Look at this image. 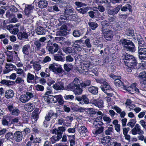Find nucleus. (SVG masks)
Wrapping results in <instances>:
<instances>
[{
  "mask_svg": "<svg viewBox=\"0 0 146 146\" xmlns=\"http://www.w3.org/2000/svg\"><path fill=\"white\" fill-rule=\"evenodd\" d=\"M122 57L125 66H127L126 68L127 71L133 72L135 70L137 64L135 58L133 55L126 53L123 54Z\"/></svg>",
  "mask_w": 146,
  "mask_h": 146,
  "instance_id": "1",
  "label": "nucleus"
},
{
  "mask_svg": "<svg viewBox=\"0 0 146 146\" xmlns=\"http://www.w3.org/2000/svg\"><path fill=\"white\" fill-rule=\"evenodd\" d=\"M80 83L81 82L79 81L78 78H75L73 81L67 86V88L73 91L76 95H80L83 91L82 89L80 87Z\"/></svg>",
  "mask_w": 146,
  "mask_h": 146,
  "instance_id": "2",
  "label": "nucleus"
},
{
  "mask_svg": "<svg viewBox=\"0 0 146 146\" xmlns=\"http://www.w3.org/2000/svg\"><path fill=\"white\" fill-rule=\"evenodd\" d=\"M106 79H100L96 80V82L101 84L100 88L104 92L109 91L112 90L110 85L106 82Z\"/></svg>",
  "mask_w": 146,
  "mask_h": 146,
  "instance_id": "3",
  "label": "nucleus"
},
{
  "mask_svg": "<svg viewBox=\"0 0 146 146\" xmlns=\"http://www.w3.org/2000/svg\"><path fill=\"white\" fill-rule=\"evenodd\" d=\"M67 25V24L62 25L61 23H60L56 25V27L58 29L61 30L60 32V36H64L68 33L66 31H68V30Z\"/></svg>",
  "mask_w": 146,
  "mask_h": 146,
  "instance_id": "4",
  "label": "nucleus"
},
{
  "mask_svg": "<svg viewBox=\"0 0 146 146\" xmlns=\"http://www.w3.org/2000/svg\"><path fill=\"white\" fill-rule=\"evenodd\" d=\"M46 49L49 53L54 54L58 51L59 46L57 44L55 43L53 44L48 43L46 46Z\"/></svg>",
  "mask_w": 146,
  "mask_h": 146,
  "instance_id": "5",
  "label": "nucleus"
},
{
  "mask_svg": "<svg viewBox=\"0 0 146 146\" xmlns=\"http://www.w3.org/2000/svg\"><path fill=\"white\" fill-rule=\"evenodd\" d=\"M78 131L80 134V137L82 138L87 135L88 129L87 128L81 124L78 125Z\"/></svg>",
  "mask_w": 146,
  "mask_h": 146,
  "instance_id": "6",
  "label": "nucleus"
},
{
  "mask_svg": "<svg viewBox=\"0 0 146 146\" xmlns=\"http://www.w3.org/2000/svg\"><path fill=\"white\" fill-rule=\"evenodd\" d=\"M131 133L133 135H135L137 134H144V131L141 129V126L138 123L136 124L134 127L131 130Z\"/></svg>",
  "mask_w": 146,
  "mask_h": 146,
  "instance_id": "7",
  "label": "nucleus"
},
{
  "mask_svg": "<svg viewBox=\"0 0 146 146\" xmlns=\"http://www.w3.org/2000/svg\"><path fill=\"white\" fill-rule=\"evenodd\" d=\"M34 7L33 6L31 5H27L24 10L25 15L28 17H29L31 19L33 18L32 15V11Z\"/></svg>",
  "mask_w": 146,
  "mask_h": 146,
  "instance_id": "8",
  "label": "nucleus"
},
{
  "mask_svg": "<svg viewBox=\"0 0 146 146\" xmlns=\"http://www.w3.org/2000/svg\"><path fill=\"white\" fill-rule=\"evenodd\" d=\"M7 108L11 114L13 115L18 116L20 113L19 110L16 107H14L13 105L8 106Z\"/></svg>",
  "mask_w": 146,
  "mask_h": 146,
  "instance_id": "9",
  "label": "nucleus"
},
{
  "mask_svg": "<svg viewBox=\"0 0 146 146\" xmlns=\"http://www.w3.org/2000/svg\"><path fill=\"white\" fill-rule=\"evenodd\" d=\"M102 118V116L98 117L95 118L94 120V126L96 128L103 127L102 125L104 124L101 121Z\"/></svg>",
  "mask_w": 146,
  "mask_h": 146,
  "instance_id": "10",
  "label": "nucleus"
},
{
  "mask_svg": "<svg viewBox=\"0 0 146 146\" xmlns=\"http://www.w3.org/2000/svg\"><path fill=\"white\" fill-rule=\"evenodd\" d=\"M15 68H16V66H15L10 63H7L3 70V73L7 74L12 70L13 69L15 70Z\"/></svg>",
  "mask_w": 146,
  "mask_h": 146,
  "instance_id": "11",
  "label": "nucleus"
},
{
  "mask_svg": "<svg viewBox=\"0 0 146 146\" xmlns=\"http://www.w3.org/2000/svg\"><path fill=\"white\" fill-rule=\"evenodd\" d=\"M110 77L115 80V84L117 86H120L122 85L123 83L120 80L121 77L119 76H116L113 74H111Z\"/></svg>",
  "mask_w": 146,
  "mask_h": 146,
  "instance_id": "12",
  "label": "nucleus"
},
{
  "mask_svg": "<svg viewBox=\"0 0 146 146\" xmlns=\"http://www.w3.org/2000/svg\"><path fill=\"white\" fill-rule=\"evenodd\" d=\"M64 81H65L63 80L60 82L56 83L53 86V88L57 90H63L64 88Z\"/></svg>",
  "mask_w": 146,
  "mask_h": 146,
  "instance_id": "13",
  "label": "nucleus"
},
{
  "mask_svg": "<svg viewBox=\"0 0 146 146\" xmlns=\"http://www.w3.org/2000/svg\"><path fill=\"white\" fill-rule=\"evenodd\" d=\"M13 136L14 139L16 141L20 142L22 139L23 135L22 132L17 131L14 133Z\"/></svg>",
  "mask_w": 146,
  "mask_h": 146,
  "instance_id": "14",
  "label": "nucleus"
},
{
  "mask_svg": "<svg viewBox=\"0 0 146 146\" xmlns=\"http://www.w3.org/2000/svg\"><path fill=\"white\" fill-rule=\"evenodd\" d=\"M104 38L108 40H112L113 36V31L110 30L104 32Z\"/></svg>",
  "mask_w": 146,
  "mask_h": 146,
  "instance_id": "15",
  "label": "nucleus"
},
{
  "mask_svg": "<svg viewBox=\"0 0 146 146\" xmlns=\"http://www.w3.org/2000/svg\"><path fill=\"white\" fill-rule=\"evenodd\" d=\"M74 13V9L71 6H67L65 9L64 14L68 17L72 15Z\"/></svg>",
  "mask_w": 146,
  "mask_h": 146,
  "instance_id": "16",
  "label": "nucleus"
},
{
  "mask_svg": "<svg viewBox=\"0 0 146 146\" xmlns=\"http://www.w3.org/2000/svg\"><path fill=\"white\" fill-rule=\"evenodd\" d=\"M30 45L29 44L24 45L22 48V52L24 55H28L30 53Z\"/></svg>",
  "mask_w": 146,
  "mask_h": 146,
  "instance_id": "17",
  "label": "nucleus"
},
{
  "mask_svg": "<svg viewBox=\"0 0 146 146\" xmlns=\"http://www.w3.org/2000/svg\"><path fill=\"white\" fill-rule=\"evenodd\" d=\"M124 49L129 52H134L135 51V48L134 44L132 42H130L129 44L127 46H124Z\"/></svg>",
  "mask_w": 146,
  "mask_h": 146,
  "instance_id": "18",
  "label": "nucleus"
},
{
  "mask_svg": "<svg viewBox=\"0 0 146 146\" xmlns=\"http://www.w3.org/2000/svg\"><path fill=\"white\" fill-rule=\"evenodd\" d=\"M52 133L55 134L56 135L52 137L50 139V140L52 143H54L55 141H58L62 137V133L58 132L56 133Z\"/></svg>",
  "mask_w": 146,
  "mask_h": 146,
  "instance_id": "19",
  "label": "nucleus"
},
{
  "mask_svg": "<svg viewBox=\"0 0 146 146\" xmlns=\"http://www.w3.org/2000/svg\"><path fill=\"white\" fill-rule=\"evenodd\" d=\"M14 95L13 91L11 89L7 90L5 92V97L7 99L12 98L13 97Z\"/></svg>",
  "mask_w": 146,
  "mask_h": 146,
  "instance_id": "20",
  "label": "nucleus"
},
{
  "mask_svg": "<svg viewBox=\"0 0 146 146\" xmlns=\"http://www.w3.org/2000/svg\"><path fill=\"white\" fill-rule=\"evenodd\" d=\"M53 100H54V103L58 102V103L60 105L63 104L64 103L62 97L61 95H56L53 96Z\"/></svg>",
  "mask_w": 146,
  "mask_h": 146,
  "instance_id": "21",
  "label": "nucleus"
},
{
  "mask_svg": "<svg viewBox=\"0 0 146 146\" xmlns=\"http://www.w3.org/2000/svg\"><path fill=\"white\" fill-rule=\"evenodd\" d=\"M136 84L135 83H133L130 86H125L124 87V88L126 90L131 94H133L134 92V88L136 86Z\"/></svg>",
  "mask_w": 146,
  "mask_h": 146,
  "instance_id": "22",
  "label": "nucleus"
},
{
  "mask_svg": "<svg viewBox=\"0 0 146 146\" xmlns=\"http://www.w3.org/2000/svg\"><path fill=\"white\" fill-rule=\"evenodd\" d=\"M121 7V5H119L115 8L110 10L108 12V14L111 15H113L117 14Z\"/></svg>",
  "mask_w": 146,
  "mask_h": 146,
  "instance_id": "23",
  "label": "nucleus"
},
{
  "mask_svg": "<svg viewBox=\"0 0 146 146\" xmlns=\"http://www.w3.org/2000/svg\"><path fill=\"white\" fill-rule=\"evenodd\" d=\"M98 90L97 87L93 86H91L88 88V91L90 93L94 95H96L98 94Z\"/></svg>",
  "mask_w": 146,
  "mask_h": 146,
  "instance_id": "24",
  "label": "nucleus"
},
{
  "mask_svg": "<svg viewBox=\"0 0 146 146\" xmlns=\"http://www.w3.org/2000/svg\"><path fill=\"white\" fill-rule=\"evenodd\" d=\"M24 107L26 111L31 112L35 108V106L33 103H27L25 105Z\"/></svg>",
  "mask_w": 146,
  "mask_h": 146,
  "instance_id": "25",
  "label": "nucleus"
},
{
  "mask_svg": "<svg viewBox=\"0 0 146 146\" xmlns=\"http://www.w3.org/2000/svg\"><path fill=\"white\" fill-rule=\"evenodd\" d=\"M1 83L8 87L11 86L12 85L15 84V82L14 81L7 80H2L1 82Z\"/></svg>",
  "mask_w": 146,
  "mask_h": 146,
  "instance_id": "26",
  "label": "nucleus"
},
{
  "mask_svg": "<svg viewBox=\"0 0 146 146\" xmlns=\"http://www.w3.org/2000/svg\"><path fill=\"white\" fill-rule=\"evenodd\" d=\"M47 5V2L45 0H41L38 3V7L41 8L46 7Z\"/></svg>",
  "mask_w": 146,
  "mask_h": 146,
  "instance_id": "27",
  "label": "nucleus"
},
{
  "mask_svg": "<svg viewBox=\"0 0 146 146\" xmlns=\"http://www.w3.org/2000/svg\"><path fill=\"white\" fill-rule=\"evenodd\" d=\"M36 32L38 35H45L46 31L42 27H38L36 29Z\"/></svg>",
  "mask_w": 146,
  "mask_h": 146,
  "instance_id": "28",
  "label": "nucleus"
},
{
  "mask_svg": "<svg viewBox=\"0 0 146 146\" xmlns=\"http://www.w3.org/2000/svg\"><path fill=\"white\" fill-rule=\"evenodd\" d=\"M54 115H55V117H56L57 116L56 113H54L53 112L51 111H50L46 115L45 117V120L47 121H49L51 117Z\"/></svg>",
  "mask_w": 146,
  "mask_h": 146,
  "instance_id": "29",
  "label": "nucleus"
},
{
  "mask_svg": "<svg viewBox=\"0 0 146 146\" xmlns=\"http://www.w3.org/2000/svg\"><path fill=\"white\" fill-rule=\"evenodd\" d=\"M101 23L102 26V29L103 30L107 29L108 27H109V23L107 21H103L101 22Z\"/></svg>",
  "mask_w": 146,
  "mask_h": 146,
  "instance_id": "30",
  "label": "nucleus"
},
{
  "mask_svg": "<svg viewBox=\"0 0 146 146\" xmlns=\"http://www.w3.org/2000/svg\"><path fill=\"white\" fill-rule=\"evenodd\" d=\"M78 8H76L77 10L78 11V12L82 14H84L86 13L90 9V7H82L80 9H78Z\"/></svg>",
  "mask_w": 146,
  "mask_h": 146,
  "instance_id": "31",
  "label": "nucleus"
},
{
  "mask_svg": "<svg viewBox=\"0 0 146 146\" xmlns=\"http://www.w3.org/2000/svg\"><path fill=\"white\" fill-rule=\"evenodd\" d=\"M19 100L23 103H26L29 100L25 94L21 95L19 97Z\"/></svg>",
  "mask_w": 146,
  "mask_h": 146,
  "instance_id": "32",
  "label": "nucleus"
},
{
  "mask_svg": "<svg viewBox=\"0 0 146 146\" xmlns=\"http://www.w3.org/2000/svg\"><path fill=\"white\" fill-rule=\"evenodd\" d=\"M65 130V128L64 127H59L58 129L55 128L52 131V133H56L59 132L60 133H62Z\"/></svg>",
  "mask_w": 146,
  "mask_h": 146,
  "instance_id": "33",
  "label": "nucleus"
},
{
  "mask_svg": "<svg viewBox=\"0 0 146 146\" xmlns=\"http://www.w3.org/2000/svg\"><path fill=\"white\" fill-rule=\"evenodd\" d=\"M63 51L66 54H70L73 52V48L70 47H64L62 48Z\"/></svg>",
  "mask_w": 146,
  "mask_h": 146,
  "instance_id": "34",
  "label": "nucleus"
},
{
  "mask_svg": "<svg viewBox=\"0 0 146 146\" xmlns=\"http://www.w3.org/2000/svg\"><path fill=\"white\" fill-rule=\"evenodd\" d=\"M35 76L34 75L31 74V73L29 72L27 75V81L28 83H31L32 81L34 79Z\"/></svg>",
  "mask_w": 146,
  "mask_h": 146,
  "instance_id": "35",
  "label": "nucleus"
},
{
  "mask_svg": "<svg viewBox=\"0 0 146 146\" xmlns=\"http://www.w3.org/2000/svg\"><path fill=\"white\" fill-rule=\"evenodd\" d=\"M98 129L96 128V130H93L92 133L93 134L98 135L100 134L103 132L104 129V127H98Z\"/></svg>",
  "mask_w": 146,
  "mask_h": 146,
  "instance_id": "36",
  "label": "nucleus"
},
{
  "mask_svg": "<svg viewBox=\"0 0 146 146\" xmlns=\"http://www.w3.org/2000/svg\"><path fill=\"white\" fill-rule=\"evenodd\" d=\"M132 41H130L129 40H128L124 39H122L119 41V43L120 44H122L123 46H127L129 45L130 42Z\"/></svg>",
  "mask_w": 146,
  "mask_h": 146,
  "instance_id": "37",
  "label": "nucleus"
},
{
  "mask_svg": "<svg viewBox=\"0 0 146 146\" xmlns=\"http://www.w3.org/2000/svg\"><path fill=\"white\" fill-rule=\"evenodd\" d=\"M73 68V66L71 64H65L64 65V68L66 72H69L70 70Z\"/></svg>",
  "mask_w": 146,
  "mask_h": 146,
  "instance_id": "38",
  "label": "nucleus"
},
{
  "mask_svg": "<svg viewBox=\"0 0 146 146\" xmlns=\"http://www.w3.org/2000/svg\"><path fill=\"white\" fill-rule=\"evenodd\" d=\"M88 24L90 28L93 30H95L98 27L97 23L94 22L90 21L88 23Z\"/></svg>",
  "mask_w": 146,
  "mask_h": 146,
  "instance_id": "39",
  "label": "nucleus"
},
{
  "mask_svg": "<svg viewBox=\"0 0 146 146\" xmlns=\"http://www.w3.org/2000/svg\"><path fill=\"white\" fill-rule=\"evenodd\" d=\"M128 9L129 11L130 12L132 11L131 6L130 4H127L121 9V10L122 11H126Z\"/></svg>",
  "mask_w": 146,
  "mask_h": 146,
  "instance_id": "40",
  "label": "nucleus"
},
{
  "mask_svg": "<svg viewBox=\"0 0 146 146\" xmlns=\"http://www.w3.org/2000/svg\"><path fill=\"white\" fill-rule=\"evenodd\" d=\"M54 72L55 73L58 74L60 76H62L63 75L62 74H63L64 72L61 67L58 66L56 69L55 72Z\"/></svg>",
  "mask_w": 146,
  "mask_h": 146,
  "instance_id": "41",
  "label": "nucleus"
},
{
  "mask_svg": "<svg viewBox=\"0 0 146 146\" xmlns=\"http://www.w3.org/2000/svg\"><path fill=\"white\" fill-rule=\"evenodd\" d=\"M91 84V81L90 80H87L84 82H82L80 83V84L81 87L85 88L87 86H89Z\"/></svg>",
  "mask_w": 146,
  "mask_h": 146,
  "instance_id": "42",
  "label": "nucleus"
},
{
  "mask_svg": "<svg viewBox=\"0 0 146 146\" xmlns=\"http://www.w3.org/2000/svg\"><path fill=\"white\" fill-rule=\"evenodd\" d=\"M138 42L139 45L138 48L143 47L146 46V44L143 41V38H141L140 39H138Z\"/></svg>",
  "mask_w": 146,
  "mask_h": 146,
  "instance_id": "43",
  "label": "nucleus"
},
{
  "mask_svg": "<svg viewBox=\"0 0 146 146\" xmlns=\"http://www.w3.org/2000/svg\"><path fill=\"white\" fill-rule=\"evenodd\" d=\"M58 66V65L57 64L54 63L50 65L49 68L50 70H52L54 72H55L56 69Z\"/></svg>",
  "mask_w": 146,
  "mask_h": 146,
  "instance_id": "44",
  "label": "nucleus"
},
{
  "mask_svg": "<svg viewBox=\"0 0 146 146\" xmlns=\"http://www.w3.org/2000/svg\"><path fill=\"white\" fill-rule=\"evenodd\" d=\"M72 35L75 37H79L81 35V32L78 29L74 30L72 32Z\"/></svg>",
  "mask_w": 146,
  "mask_h": 146,
  "instance_id": "45",
  "label": "nucleus"
},
{
  "mask_svg": "<svg viewBox=\"0 0 146 146\" xmlns=\"http://www.w3.org/2000/svg\"><path fill=\"white\" fill-rule=\"evenodd\" d=\"M34 45L36 46V50H40L42 46L41 43L38 40H34Z\"/></svg>",
  "mask_w": 146,
  "mask_h": 146,
  "instance_id": "46",
  "label": "nucleus"
},
{
  "mask_svg": "<svg viewBox=\"0 0 146 146\" xmlns=\"http://www.w3.org/2000/svg\"><path fill=\"white\" fill-rule=\"evenodd\" d=\"M136 76L139 79H143L144 80L146 81V72H143L140 73L139 74H137Z\"/></svg>",
  "mask_w": 146,
  "mask_h": 146,
  "instance_id": "47",
  "label": "nucleus"
},
{
  "mask_svg": "<svg viewBox=\"0 0 146 146\" xmlns=\"http://www.w3.org/2000/svg\"><path fill=\"white\" fill-rule=\"evenodd\" d=\"M112 126V125H110V126L109 127L108 129L105 130V133L107 135H111V133L113 132Z\"/></svg>",
  "mask_w": 146,
  "mask_h": 146,
  "instance_id": "48",
  "label": "nucleus"
},
{
  "mask_svg": "<svg viewBox=\"0 0 146 146\" xmlns=\"http://www.w3.org/2000/svg\"><path fill=\"white\" fill-rule=\"evenodd\" d=\"M13 134L12 132H9L6 134L5 137L7 140L13 139H14Z\"/></svg>",
  "mask_w": 146,
  "mask_h": 146,
  "instance_id": "49",
  "label": "nucleus"
},
{
  "mask_svg": "<svg viewBox=\"0 0 146 146\" xmlns=\"http://www.w3.org/2000/svg\"><path fill=\"white\" fill-rule=\"evenodd\" d=\"M138 53L141 55H146V48L144 47H141L138 48Z\"/></svg>",
  "mask_w": 146,
  "mask_h": 146,
  "instance_id": "50",
  "label": "nucleus"
},
{
  "mask_svg": "<svg viewBox=\"0 0 146 146\" xmlns=\"http://www.w3.org/2000/svg\"><path fill=\"white\" fill-rule=\"evenodd\" d=\"M38 117L39 116L32 113L31 118L32 123H33L36 122Z\"/></svg>",
  "mask_w": 146,
  "mask_h": 146,
  "instance_id": "51",
  "label": "nucleus"
},
{
  "mask_svg": "<svg viewBox=\"0 0 146 146\" xmlns=\"http://www.w3.org/2000/svg\"><path fill=\"white\" fill-rule=\"evenodd\" d=\"M33 66L34 68L36 71H38L41 69V66L38 63H34L33 64Z\"/></svg>",
  "mask_w": 146,
  "mask_h": 146,
  "instance_id": "52",
  "label": "nucleus"
},
{
  "mask_svg": "<svg viewBox=\"0 0 146 146\" xmlns=\"http://www.w3.org/2000/svg\"><path fill=\"white\" fill-rule=\"evenodd\" d=\"M18 35L20 36V39H21L22 38L27 39L28 37V35L25 32H24L23 33H20Z\"/></svg>",
  "mask_w": 146,
  "mask_h": 146,
  "instance_id": "53",
  "label": "nucleus"
},
{
  "mask_svg": "<svg viewBox=\"0 0 146 146\" xmlns=\"http://www.w3.org/2000/svg\"><path fill=\"white\" fill-rule=\"evenodd\" d=\"M74 4L76 5L78 7V9L79 7L86 6L87 5L84 3H83L80 2L76 1L74 3Z\"/></svg>",
  "mask_w": 146,
  "mask_h": 146,
  "instance_id": "54",
  "label": "nucleus"
},
{
  "mask_svg": "<svg viewBox=\"0 0 146 146\" xmlns=\"http://www.w3.org/2000/svg\"><path fill=\"white\" fill-rule=\"evenodd\" d=\"M95 106L98 107L100 108H103L104 107L103 101L102 100H99L98 101Z\"/></svg>",
  "mask_w": 146,
  "mask_h": 146,
  "instance_id": "55",
  "label": "nucleus"
},
{
  "mask_svg": "<svg viewBox=\"0 0 146 146\" xmlns=\"http://www.w3.org/2000/svg\"><path fill=\"white\" fill-rule=\"evenodd\" d=\"M25 95L29 100L34 97V94L32 92L28 91L26 93Z\"/></svg>",
  "mask_w": 146,
  "mask_h": 146,
  "instance_id": "56",
  "label": "nucleus"
},
{
  "mask_svg": "<svg viewBox=\"0 0 146 146\" xmlns=\"http://www.w3.org/2000/svg\"><path fill=\"white\" fill-rule=\"evenodd\" d=\"M53 97L52 96L51 98L49 97H45L44 99L48 103H53L54 100H53Z\"/></svg>",
  "mask_w": 146,
  "mask_h": 146,
  "instance_id": "57",
  "label": "nucleus"
},
{
  "mask_svg": "<svg viewBox=\"0 0 146 146\" xmlns=\"http://www.w3.org/2000/svg\"><path fill=\"white\" fill-rule=\"evenodd\" d=\"M84 44L88 48L91 47L92 45L90 42V39L89 38H87L85 41Z\"/></svg>",
  "mask_w": 146,
  "mask_h": 146,
  "instance_id": "58",
  "label": "nucleus"
},
{
  "mask_svg": "<svg viewBox=\"0 0 146 146\" xmlns=\"http://www.w3.org/2000/svg\"><path fill=\"white\" fill-rule=\"evenodd\" d=\"M64 98L66 100H72L74 98V96L72 95H65L64 96Z\"/></svg>",
  "mask_w": 146,
  "mask_h": 146,
  "instance_id": "59",
  "label": "nucleus"
},
{
  "mask_svg": "<svg viewBox=\"0 0 146 146\" xmlns=\"http://www.w3.org/2000/svg\"><path fill=\"white\" fill-rule=\"evenodd\" d=\"M24 80L23 79L21 78L20 77H17L15 82V83H16L18 84H22L24 83Z\"/></svg>",
  "mask_w": 146,
  "mask_h": 146,
  "instance_id": "60",
  "label": "nucleus"
},
{
  "mask_svg": "<svg viewBox=\"0 0 146 146\" xmlns=\"http://www.w3.org/2000/svg\"><path fill=\"white\" fill-rule=\"evenodd\" d=\"M74 58L71 55H68L66 57V60L67 62H72L74 61Z\"/></svg>",
  "mask_w": 146,
  "mask_h": 146,
  "instance_id": "61",
  "label": "nucleus"
},
{
  "mask_svg": "<svg viewBox=\"0 0 146 146\" xmlns=\"http://www.w3.org/2000/svg\"><path fill=\"white\" fill-rule=\"evenodd\" d=\"M82 100L85 104H87L89 102V99L85 95H82Z\"/></svg>",
  "mask_w": 146,
  "mask_h": 146,
  "instance_id": "62",
  "label": "nucleus"
},
{
  "mask_svg": "<svg viewBox=\"0 0 146 146\" xmlns=\"http://www.w3.org/2000/svg\"><path fill=\"white\" fill-rule=\"evenodd\" d=\"M111 108L115 110L118 113H120L121 111V109L120 108L116 106H112Z\"/></svg>",
  "mask_w": 146,
  "mask_h": 146,
  "instance_id": "63",
  "label": "nucleus"
},
{
  "mask_svg": "<svg viewBox=\"0 0 146 146\" xmlns=\"http://www.w3.org/2000/svg\"><path fill=\"white\" fill-rule=\"evenodd\" d=\"M36 89L38 91H43L44 90V87L43 86L37 84L35 86Z\"/></svg>",
  "mask_w": 146,
  "mask_h": 146,
  "instance_id": "64",
  "label": "nucleus"
}]
</instances>
